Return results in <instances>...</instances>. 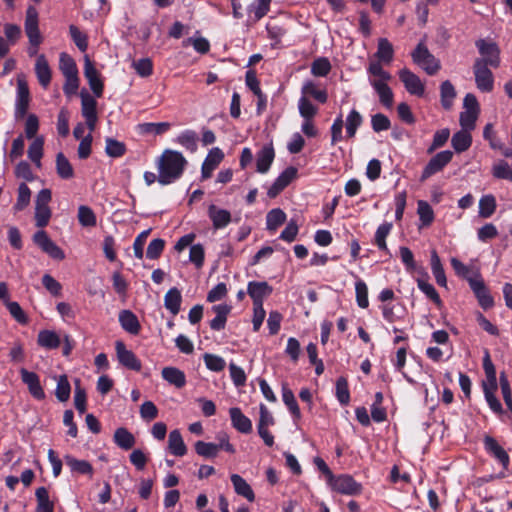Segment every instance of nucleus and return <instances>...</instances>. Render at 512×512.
I'll use <instances>...</instances> for the list:
<instances>
[{"instance_id": "1", "label": "nucleus", "mask_w": 512, "mask_h": 512, "mask_svg": "<svg viewBox=\"0 0 512 512\" xmlns=\"http://www.w3.org/2000/svg\"><path fill=\"white\" fill-rule=\"evenodd\" d=\"M188 162L181 152L166 149L157 161L158 182L161 185H169L177 181L183 175Z\"/></svg>"}, {"instance_id": "2", "label": "nucleus", "mask_w": 512, "mask_h": 512, "mask_svg": "<svg viewBox=\"0 0 512 512\" xmlns=\"http://www.w3.org/2000/svg\"><path fill=\"white\" fill-rule=\"evenodd\" d=\"M413 62L428 75H435L441 68L440 61L429 51L424 42H419L411 53Z\"/></svg>"}, {"instance_id": "3", "label": "nucleus", "mask_w": 512, "mask_h": 512, "mask_svg": "<svg viewBox=\"0 0 512 512\" xmlns=\"http://www.w3.org/2000/svg\"><path fill=\"white\" fill-rule=\"evenodd\" d=\"M328 485L333 491L348 496L360 495L363 490L362 484L349 474L334 475Z\"/></svg>"}, {"instance_id": "4", "label": "nucleus", "mask_w": 512, "mask_h": 512, "mask_svg": "<svg viewBox=\"0 0 512 512\" xmlns=\"http://www.w3.org/2000/svg\"><path fill=\"white\" fill-rule=\"evenodd\" d=\"M481 57L476 58L475 61H481L485 65L492 68H498L501 63L500 49L496 42L485 39H478L475 42Z\"/></svg>"}, {"instance_id": "5", "label": "nucleus", "mask_w": 512, "mask_h": 512, "mask_svg": "<svg viewBox=\"0 0 512 512\" xmlns=\"http://www.w3.org/2000/svg\"><path fill=\"white\" fill-rule=\"evenodd\" d=\"M489 67L481 61H474L473 64L476 87L483 93H490L494 89V75Z\"/></svg>"}, {"instance_id": "6", "label": "nucleus", "mask_w": 512, "mask_h": 512, "mask_svg": "<svg viewBox=\"0 0 512 512\" xmlns=\"http://www.w3.org/2000/svg\"><path fill=\"white\" fill-rule=\"evenodd\" d=\"M34 243L51 258L63 260L65 258L64 251L53 242L46 231L39 230L33 235Z\"/></svg>"}, {"instance_id": "7", "label": "nucleus", "mask_w": 512, "mask_h": 512, "mask_svg": "<svg viewBox=\"0 0 512 512\" xmlns=\"http://www.w3.org/2000/svg\"><path fill=\"white\" fill-rule=\"evenodd\" d=\"M453 153L450 150H444L433 156L424 167L420 180L425 181L432 175L440 172L452 160Z\"/></svg>"}, {"instance_id": "8", "label": "nucleus", "mask_w": 512, "mask_h": 512, "mask_svg": "<svg viewBox=\"0 0 512 512\" xmlns=\"http://www.w3.org/2000/svg\"><path fill=\"white\" fill-rule=\"evenodd\" d=\"M80 97L82 116L85 118L86 124L90 132H93L98 120L97 102L93 96H91L88 92L85 91L81 92Z\"/></svg>"}, {"instance_id": "9", "label": "nucleus", "mask_w": 512, "mask_h": 512, "mask_svg": "<svg viewBox=\"0 0 512 512\" xmlns=\"http://www.w3.org/2000/svg\"><path fill=\"white\" fill-rule=\"evenodd\" d=\"M30 103V92L24 79H17V96L15 103V118L22 119L27 114Z\"/></svg>"}, {"instance_id": "10", "label": "nucleus", "mask_w": 512, "mask_h": 512, "mask_svg": "<svg viewBox=\"0 0 512 512\" xmlns=\"http://www.w3.org/2000/svg\"><path fill=\"white\" fill-rule=\"evenodd\" d=\"M116 355L119 363L127 369L133 371H140L142 364L135 353L131 350H128L125 344L118 340L115 343Z\"/></svg>"}, {"instance_id": "11", "label": "nucleus", "mask_w": 512, "mask_h": 512, "mask_svg": "<svg viewBox=\"0 0 512 512\" xmlns=\"http://www.w3.org/2000/svg\"><path fill=\"white\" fill-rule=\"evenodd\" d=\"M469 286L483 309L487 310L493 306V298L480 274L476 275V279H469Z\"/></svg>"}, {"instance_id": "12", "label": "nucleus", "mask_w": 512, "mask_h": 512, "mask_svg": "<svg viewBox=\"0 0 512 512\" xmlns=\"http://www.w3.org/2000/svg\"><path fill=\"white\" fill-rule=\"evenodd\" d=\"M398 74L401 82L410 94L419 97L424 95L425 87L419 76L407 68L401 69Z\"/></svg>"}, {"instance_id": "13", "label": "nucleus", "mask_w": 512, "mask_h": 512, "mask_svg": "<svg viewBox=\"0 0 512 512\" xmlns=\"http://www.w3.org/2000/svg\"><path fill=\"white\" fill-rule=\"evenodd\" d=\"M483 443L486 452L497 460L504 469H507L510 464V457L498 441L491 436H485Z\"/></svg>"}, {"instance_id": "14", "label": "nucleus", "mask_w": 512, "mask_h": 512, "mask_svg": "<svg viewBox=\"0 0 512 512\" xmlns=\"http://www.w3.org/2000/svg\"><path fill=\"white\" fill-rule=\"evenodd\" d=\"M272 292V286L266 281H250L247 285V294L251 297L253 305H263L264 299Z\"/></svg>"}, {"instance_id": "15", "label": "nucleus", "mask_w": 512, "mask_h": 512, "mask_svg": "<svg viewBox=\"0 0 512 512\" xmlns=\"http://www.w3.org/2000/svg\"><path fill=\"white\" fill-rule=\"evenodd\" d=\"M84 76L87 79L90 89L94 95L98 98L101 97L103 94L104 85L100 79L98 70L95 68L94 64L88 56H85Z\"/></svg>"}, {"instance_id": "16", "label": "nucleus", "mask_w": 512, "mask_h": 512, "mask_svg": "<svg viewBox=\"0 0 512 512\" xmlns=\"http://www.w3.org/2000/svg\"><path fill=\"white\" fill-rule=\"evenodd\" d=\"M22 382L27 386L29 393L37 400L45 398V392L41 386L39 376L35 372L28 371L25 368L20 369Z\"/></svg>"}, {"instance_id": "17", "label": "nucleus", "mask_w": 512, "mask_h": 512, "mask_svg": "<svg viewBox=\"0 0 512 512\" xmlns=\"http://www.w3.org/2000/svg\"><path fill=\"white\" fill-rule=\"evenodd\" d=\"M297 170L294 167L286 168L273 182L267 191L270 198H275L279 195L295 178Z\"/></svg>"}, {"instance_id": "18", "label": "nucleus", "mask_w": 512, "mask_h": 512, "mask_svg": "<svg viewBox=\"0 0 512 512\" xmlns=\"http://www.w3.org/2000/svg\"><path fill=\"white\" fill-rule=\"evenodd\" d=\"M224 158L223 151L218 148H212L207 154L204 162L201 167V177L202 179H208L212 176L213 171L217 168L220 162Z\"/></svg>"}, {"instance_id": "19", "label": "nucleus", "mask_w": 512, "mask_h": 512, "mask_svg": "<svg viewBox=\"0 0 512 512\" xmlns=\"http://www.w3.org/2000/svg\"><path fill=\"white\" fill-rule=\"evenodd\" d=\"M207 213L215 230L227 227L232 220L230 211L219 208L214 204L208 207Z\"/></svg>"}, {"instance_id": "20", "label": "nucleus", "mask_w": 512, "mask_h": 512, "mask_svg": "<svg viewBox=\"0 0 512 512\" xmlns=\"http://www.w3.org/2000/svg\"><path fill=\"white\" fill-rule=\"evenodd\" d=\"M229 415L231 418L232 426L239 432L248 434L252 431L251 420L242 413L238 407H232L229 409Z\"/></svg>"}, {"instance_id": "21", "label": "nucleus", "mask_w": 512, "mask_h": 512, "mask_svg": "<svg viewBox=\"0 0 512 512\" xmlns=\"http://www.w3.org/2000/svg\"><path fill=\"white\" fill-rule=\"evenodd\" d=\"M35 73L40 85L47 88L51 82V69L44 54L39 55L36 59Z\"/></svg>"}, {"instance_id": "22", "label": "nucleus", "mask_w": 512, "mask_h": 512, "mask_svg": "<svg viewBox=\"0 0 512 512\" xmlns=\"http://www.w3.org/2000/svg\"><path fill=\"white\" fill-rule=\"evenodd\" d=\"M162 378L170 385L180 389L186 385L185 373L179 368L173 366L164 367L161 371Z\"/></svg>"}, {"instance_id": "23", "label": "nucleus", "mask_w": 512, "mask_h": 512, "mask_svg": "<svg viewBox=\"0 0 512 512\" xmlns=\"http://www.w3.org/2000/svg\"><path fill=\"white\" fill-rule=\"evenodd\" d=\"M216 316L210 321V328L214 331L223 330L226 326L227 317L231 312V306L227 304H218L212 307Z\"/></svg>"}, {"instance_id": "24", "label": "nucleus", "mask_w": 512, "mask_h": 512, "mask_svg": "<svg viewBox=\"0 0 512 512\" xmlns=\"http://www.w3.org/2000/svg\"><path fill=\"white\" fill-rule=\"evenodd\" d=\"M182 295L178 288H170L164 296V306L173 315L176 316L181 309Z\"/></svg>"}, {"instance_id": "25", "label": "nucleus", "mask_w": 512, "mask_h": 512, "mask_svg": "<svg viewBox=\"0 0 512 512\" xmlns=\"http://www.w3.org/2000/svg\"><path fill=\"white\" fill-rule=\"evenodd\" d=\"M119 322L122 328L130 334L137 335L141 326L137 316L130 310H122L119 314Z\"/></svg>"}, {"instance_id": "26", "label": "nucleus", "mask_w": 512, "mask_h": 512, "mask_svg": "<svg viewBox=\"0 0 512 512\" xmlns=\"http://www.w3.org/2000/svg\"><path fill=\"white\" fill-rule=\"evenodd\" d=\"M66 465L70 468L73 473H78L81 475H89L93 476L94 469L93 466L87 460H79L73 457L72 455H66L64 457Z\"/></svg>"}, {"instance_id": "27", "label": "nucleus", "mask_w": 512, "mask_h": 512, "mask_svg": "<svg viewBox=\"0 0 512 512\" xmlns=\"http://www.w3.org/2000/svg\"><path fill=\"white\" fill-rule=\"evenodd\" d=\"M113 441L123 450H130L136 443L134 435L125 427H119L115 430Z\"/></svg>"}, {"instance_id": "28", "label": "nucleus", "mask_w": 512, "mask_h": 512, "mask_svg": "<svg viewBox=\"0 0 512 512\" xmlns=\"http://www.w3.org/2000/svg\"><path fill=\"white\" fill-rule=\"evenodd\" d=\"M275 157L274 149L271 146H264L256 157V168L259 173H266Z\"/></svg>"}, {"instance_id": "29", "label": "nucleus", "mask_w": 512, "mask_h": 512, "mask_svg": "<svg viewBox=\"0 0 512 512\" xmlns=\"http://www.w3.org/2000/svg\"><path fill=\"white\" fill-rule=\"evenodd\" d=\"M168 449L174 456L182 457L187 453V446L185 445L182 435L179 430H172L168 438Z\"/></svg>"}, {"instance_id": "30", "label": "nucleus", "mask_w": 512, "mask_h": 512, "mask_svg": "<svg viewBox=\"0 0 512 512\" xmlns=\"http://www.w3.org/2000/svg\"><path fill=\"white\" fill-rule=\"evenodd\" d=\"M37 344L45 349H57L61 344L59 335L52 330H41L37 336Z\"/></svg>"}, {"instance_id": "31", "label": "nucleus", "mask_w": 512, "mask_h": 512, "mask_svg": "<svg viewBox=\"0 0 512 512\" xmlns=\"http://www.w3.org/2000/svg\"><path fill=\"white\" fill-rule=\"evenodd\" d=\"M375 57L378 59L377 62L390 64L394 57L393 45L387 38L378 39L377 51Z\"/></svg>"}, {"instance_id": "32", "label": "nucleus", "mask_w": 512, "mask_h": 512, "mask_svg": "<svg viewBox=\"0 0 512 512\" xmlns=\"http://www.w3.org/2000/svg\"><path fill=\"white\" fill-rule=\"evenodd\" d=\"M230 479L233 484L234 490L238 495L245 497L250 502L254 501L255 494L251 486L242 476L238 474H232Z\"/></svg>"}, {"instance_id": "33", "label": "nucleus", "mask_w": 512, "mask_h": 512, "mask_svg": "<svg viewBox=\"0 0 512 512\" xmlns=\"http://www.w3.org/2000/svg\"><path fill=\"white\" fill-rule=\"evenodd\" d=\"M456 90L454 85L449 81L445 80L440 85V101L441 105L445 110L451 109L453 101L456 98Z\"/></svg>"}, {"instance_id": "34", "label": "nucleus", "mask_w": 512, "mask_h": 512, "mask_svg": "<svg viewBox=\"0 0 512 512\" xmlns=\"http://www.w3.org/2000/svg\"><path fill=\"white\" fill-rule=\"evenodd\" d=\"M175 141L191 153H194L198 148V135L191 129L181 132Z\"/></svg>"}, {"instance_id": "35", "label": "nucleus", "mask_w": 512, "mask_h": 512, "mask_svg": "<svg viewBox=\"0 0 512 512\" xmlns=\"http://www.w3.org/2000/svg\"><path fill=\"white\" fill-rule=\"evenodd\" d=\"M371 86L378 94L380 103L388 109L391 108L394 102V94L391 88L382 82H372Z\"/></svg>"}, {"instance_id": "36", "label": "nucleus", "mask_w": 512, "mask_h": 512, "mask_svg": "<svg viewBox=\"0 0 512 512\" xmlns=\"http://www.w3.org/2000/svg\"><path fill=\"white\" fill-rule=\"evenodd\" d=\"M431 270L436 283L441 287H446L447 279L445 271L436 250L431 251Z\"/></svg>"}, {"instance_id": "37", "label": "nucleus", "mask_w": 512, "mask_h": 512, "mask_svg": "<svg viewBox=\"0 0 512 512\" xmlns=\"http://www.w3.org/2000/svg\"><path fill=\"white\" fill-rule=\"evenodd\" d=\"M282 399L284 404L287 406L288 410L292 414L295 420H299L301 418V411L294 396L293 391L288 388L286 385L282 386Z\"/></svg>"}, {"instance_id": "38", "label": "nucleus", "mask_w": 512, "mask_h": 512, "mask_svg": "<svg viewBox=\"0 0 512 512\" xmlns=\"http://www.w3.org/2000/svg\"><path fill=\"white\" fill-rule=\"evenodd\" d=\"M56 172L61 179L67 180L74 177V169L62 152L56 155Z\"/></svg>"}, {"instance_id": "39", "label": "nucleus", "mask_w": 512, "mask_h": 512, "mask_svg": "<svg viewBox=\"0 0 512 512\" xmlns=\"http://www.w3.org/2000/svg\"><path fill=\"white\" fill-rule=\"evenodd\" d=\"M37 500L36 512H54V503L49 498L48 490L45 487H39L35 491Z\"/></svg>"}, {"instance_id": "40", "label": "nucleus", "mask_w": 512, "mask_h": 512, "mask_svg": "<svg viewBox=\"0 0 512 512\" xmlns=\"http://www.w3.org/2000/svg\"><path fill=\"white\" fill-rule=\"evenodd\" d=\"M451 144L454 150L458 153L464 152L467 149H469V147L472 144V137L469 131L461 130L456 132L451 139Z\"/></svg>"}, {"instance_id": "41", "label": "nucleus", "mask_w": 512, "mask_h": 512, "mask_svg": "<svg viewBox=\"0 0 512 512\" xmlns=\"http://www.w3.org/2000/svg\"><path fill=\"white\" fill-rule=\"evenodd\" d=\"M391 229L392 223L385 222L378 226L374 237V242L378 249L385 252L388 255H390V251L386 244V238L390 234Z\"/></svg>"}, {"instance_id": "42", "label": "nucleus", "mask_w": 512, "mask_h": 512, "mask_svg": "<svg viewBox=\"0 0 512 512\" xmlns=\"http://www.w3.org/2000/svg\"><path fill=\"white\" fill-rule=\"evenodd\" d=\"M286 221V214L280 208L272 209L266 216V228L269 231H276Z\"/></svg>"}, {"instance_id": "43", "label": "nucleus", "mask_w": 512, "mask_h": 512, "mask_svg": "<svg viewBox=\"0 0 512 512\" xmlns=\"http://www.w3.org/2000/svg\"><path fill=\"white\" fill-rule=\"evenodd\" d=\"M362 122V115L356 109H352L347 115L345 122L346 135L348 138L355 137L357 129L362 125Z\"/></svg>"}, {"instance_id": "44", "label": "nucleus", "mask_w": 512, "mask_h": 512, "mask_svg": "<svg viewBox=\"0 0 512 512\" xmlns=\"http://www.w3.org/2000/svg\"><path fill=\"white\" fill-rule=\"evenodd\" d=\"M272 0H255L249 7L248 13L257 22L262 19L270 10Z\"/></svg>"}, {"instance_id": "45", "label": "nucleus", "mask_w": 512, "mask_h": 512, "mask_svg": "<svg viewBox=\"0 0 512 512\" xmlns=\"http://www.w3.org/2000/svg\"><path fill=\"white\" fill-rule=\"evenodd\" d=\"M367 71L374 77L369 80L370 84H372V82H382L387 84V82L392 78L391 74L384 70L379 62H370Z\"/></svg>"}, {"instance_id": "46", "label": "nucleus", "mask_w": 512, "mask_h": 512, "mask_svg": "<svg viewBox=\"0 0 512 512\" xmlns=\"http://www.w3.org/2000/svg\"><path fill=\"white\" fill-rule=\"evenodd\" d=\"M59 69L64 77L78 75V68L74 59L67 53L63 52L59 57Z\"/></svg>"}, {"instance_id": "47", "label": "nucleus", "mask_w": 512, "mask_h": 512, "mask_svg": "<svg viewBox=\"0 0 512 512\" xmlns=\"http://www.w3.org/2000/svg\"><path fill=\"white\" fill-rule=\"evenodd\" d=\"M301 92L303 96L306 97L309 95L320 103H325L328 99L327 92L325 90H319L316 84L311 80H308L303 84Z\"/></svg>"}, {"instance_id": "48", "label": "nucleus", "mask_w": 512, "mask_h": 512, "mask_svg": "<svg viewBox=\"0 0 512 512\" xmlns=\"http://www.w3.org/2000/svg\"><path fill=\"white\" fill-rule=\"evenodd\" d=\"M43 146L44 139L42 137H36L28 148V157L37 167H41Z\"/></svg>"}, {"instance_id": "49", "label": "nucleus", "mask_w": 512, "mask_h": 512, "mask_svg": "<svg viewBox=\"0 0 512 512\" xmlns=\"http://www.w3.org/2000/svg\"><path fill=\"white\" fill-rule=\"evenodd\" d=\"M71 386L67 375L63 374L57 378L55 396L60 402H66L70 398Z\"/></svg>"}, {"instance_id": "50", "label": "nucleus", "mask_w": 512, "mask_h": 512, "mask_svg": "<svg viewBox=\"0 0 512 512\" xmlns=\"http://www.w3.org/2000/svg\"><path fill=\"white\" fill-rule=\"evenodd\" d=\"M331 71V64L328 58L319 57L311 64V74L316 77H326Z\"/></svg>"}, {"instance_id": "51", "label": "nucleus", "mask_w": 512, "mask_h": 512, "mask_svg": "<svg viewBox=\"0 0 512 512\" xmlns=\"http://www.w3.org/2000/svg\"><path fill=\"white\" fill-rule=\"evenodd\" d=\"M30 199H31L30 188L28 187L27 184L21 183L18 187V196H17V201L13 207L14 210L22 211L23 209H25L29 205Z\"/></svg>"}, {"instance_id": "52", "label": "nucleus", "mask_w": 512, "mask_h": 512, "mask_svg": "<svg viewBox=\"0 0 512 512\" xmlns=\"http://www.w3.org/2000/svg\"><path fill=\"white\" fill-rule=\"evenodd\" d=\"M69 33L77 48L81 52H85L88 48V36L74 24L69 26Z\"/></svg>"}, {"instance_id": "53", "label": "nucleus", "mask_w": 512, "mask_h": 512, "mask_svg": "<svg viewBox=\"0 0 512 512\" xmlns=\"http://www.w3.org/2000/svg\"><path fill=\"white\" fill-rule=\"evenodd\" d=\"M417 213L423 226H429L434 220V212L430 204L424 200L418 201Z\"/></svg>"}, {"instance_id": "54", "label": "nucleus", "mask_w": 512, "mask_h": 512, "mask_svg": "<svg viewBox=\"0 0 512 512\" xmlns=\"http://www.w3.org/2000/svg\"><path fill=\"white\" fill-rule=\"evenodd\" d=\"M496 210V200L493 195H485L479 201V214L484 218L490 217Z\"/></svg>"}, {"instance_id": "55", "label": "nucleus", "mask_w": 512, "mask_h": 512, "mask_svg": "<svg viewBox=\"0 0 512 512\" xmlns=\"http://www.w3.org/2000/svg\"><path fill=\"white\" fill-rule=\"evenodd\" d=\"M336 397L341 405H347L350 402L348 381L345 377H339L336 381Z\"/></svg>"}, {"instance_id": "56", "label": "nucleus", "mask_w": 512, "mask_h": 512, "mask_svg": "<svg viewBox=\"0 0 512 512\" xmlns=\"http://www.w3.org/2000/svg\"><path fill=\"white\" fill-rule=\"evenodd\" d=\"M298 108L300 115L305 120H312L318 111L317 107L305 96L299 99Z\"/></svg>"}, {"instance_id": "57", "label": "nucleus", "mask_w": 512, "mask_h": 512, "mask_svg": "<svg viewBox=\"0 0 512 512\" xmlns=\"http://www.w3.org/2000/svg\"><path fill=\"white\" fill-rule=\"evenodd\" d=\"M78 220L84 227H93L96 225V215L93 210L85 205L78 208Z\"/></svg>"}, {"instance_id": "58", "label": "nucleus", "mask_w": 512, "mask_h": 512, "mask_svg": "<svg viewBox=\"0 0 512 512\" xmlns=\"http://www.w3.org/2000/svg\"><path fill=\"white\" fill-rule=\"evenodd\" d=\"M105 151L108 156L113 158H119L125 154L126 146L123 142H120L113 138H107Z\"/></svg>"}, {"instance_id": "59", "label": "nucleus", "mask_w": 512, "mask_h": 512, "mask_svg": "<svg viewBox=\"0 0 512 512\" xmlns=\"http://www.w3.org/2000/svg\"><path fill=\"white\" fill-rule=\"evenodd\" d=\"M171 127V124L168 122H159V123H142L139 125L140 131L146 134H156L160 135L168 131Z\"/></svg>"}, {"instance_id": "60", "label": "nucleus", "mask_w": 512, "mask_h": 512, "mask_svg": "<svg viewBox=\"0 0 512 512\" xmlns=\"http://www.w3.org/2000/svg\"><path fill=\"white\" fill-rule=\"evenodd\" d=\"M195 451L199 456L205 458H214L218 455L215 443H208L204 441H197L194 445Z\"/></svg>"}, {"instance_id": "61", "label": "nucleus", "mask_w": 512, "mask_h": 512, "mask_svg": "<svg viewBox=\"0 0 512 512\" xmlns=\"http://www.w3.org/2000/svg\"><path fill=\"white\" fill-rule=\"evenodd\" d=\"M203 359L206 367L213 372H220L226 366L225 360L218 355L205 353Z\"/></svg>"}, {"instance_id": "62", "label": "nucleus", "mask_w": 512, "mask_h": 512, "mask_svg": "<svg viewBox=\"0 0 512 512\" xmlns=\"http://www.w3.org/2000/svg\"><path fill=\"white\" fill-rule=\"evenodd\" d=\"M356 301L360 308H367L369 306L368 288L363 280H358L355 283Z\"/></svg>"}, {"instance_id": "63", "label": "nucleus", "mask_w": 512, "mask_h": 512, "mask_svg": "<svg viewBox=\"0 0 512 512\" xmlns=\"http://www.w3.org/2000/svg\"><path fill=\"white\" fill-rule=\"evenodd\" d=\"M417 286L431 301L437 305L441 304V298L432 284L425 279H418Z\"/></svg>"}, {"instance_id": "64", "label": "nucleus", "mask_w": 512, "mask_h": 512, "mask_svg": "<svg viewBox=\"0 0 512 512\" xmlns=\"http://www.w3.org/2000/svg\"><path fill=\"white\" fill-rule=\"evenodd\" d=\"M132 67L136 73L141 77H148L153 73V63L150 58H142L133 61Z\"/></svg>"}]
</instances>
